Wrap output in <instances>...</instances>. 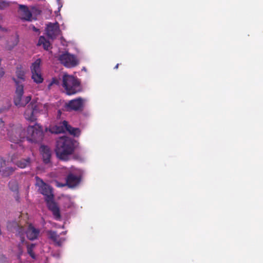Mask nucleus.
<instances>
[{
	"label": "nucleus",
	"instance_id": "7ed1b4c3",
	"mask_svg": "<svg viewBox=\"0 0 263 263\" xmlns=\"http://www.w3.org/2000/svg\"><path fill=\"white\" fill-rule=\"evenodd\" d=\"M17 79L13 78L15 83L16 89L14 96V103L15 105L19 106H24L28 104L31 100V96H28L22 98L24 93V86L22 82L25 80V74L24 71L17 69L16 71Z\"/></svg>",
	"mask_w": 263,
	"mask_h": 263
},
{
	"label": "nucleus",
	"instance_id": "ddd939ff",
	"mask_svg": "<svg viewBox=\"0 0 263 263\" xmlns=\"http://www.w3.org/2000/svg\"><path fill=\"white\" fill-rule=\"evenodd\" d=\"M6 161L3 158H0V172H2L3 176H9L14 171L12 167H6Z\"/></svg>",
	"mask_w": 263,
	"mask_h": 263
},
{
	"label": "nucleus",
	"instance_id": "393cba45",
	"mask_svg": "<svg viewBox=\"0 0 263 263\" xmlns=\"http://www.w3.org/2000/svg\"><path fill=\"white\" fill-rule=\"evenodd\" d=\"M9 185L11 190L13 191L17 190V184L16 182H10Z\"/></svg>",
	"mask_w": 263,
	"mask_h": 263
},
{
	"label": "nucleus",
	"instance_id": "412c9836",
	"mask_svg": "<svg viewBox=\"0 0 263 263\" xmlns=\"http://www.w3.org/2000/svg\"><path fill=\"white\" fill-rule=\"evenodd\" d=\"M41 63V60L40 59H36L34 62V71H39L41 70L40 65Z\"/></svg>",
	"mask_w": 263,
	"mask_h": 263
},
{
	"label": "nucleus",
	"instance_id": "4be33fe9",
	"mask_svg": "<svg viewBox=\"0 0 263 263\" xmlns=\"http://www.w3.org/2000/svg\"><path fill=\"white\" fill-rule=\"evenodd\" d=\"M27 132L29 136H27L26 137V139L29 141L32 142L31 137L33 135V126H29L27 129Z\"/></svg>",
	"mask_w": 263,
	"mask_h": 263
},
{
	"label": "nucleus",
	"instance_id": "473e14b6",
	"mask_svg": "<svg viewBox=\"0 0 263 263\" xmlns=\"http://www.w3.org/2000/svg\"><path fill=\"white\" fill-rule=\"evenodd\" d=\"M18 140H13V142H16V143H17V142H18Z\"/></svg>",
	"mask_w": 263,
	"mask_h": 263
},
{
	"label": "nucleus",
	"instance_id": "423d86ee",
	"mask_svg": "<svg viewBox=\"0 0 263 263\" xmlns=\"http://www.w3.org/2000/svg\"><path fill=\"white\" fill-rule=\"evenodd\" d=\"M84 100L81 97L71 100L66 103L64 106L66 111H80L83 109Z\"/></svg>",
	"mask_w": 263,
	"mask_h": 263
},
{
	"label": "nucleus",
	"instance_id": "1a4fd4ad",
	"mask_svg": "<svg viewBox=\"0 0 263 263\" xmlns=\"http://www.w3.org/2000/svg\"><path fill=\"white\" fill-rule=\"evenodd\" d=\"M44 137V131L42 126L34 122V143L42 141Z\"/></svg>",
	"mask_w": 263,
	"mask_h": 263
},
{
	"label": "nucleus",
	"instance_id": "cd10ccee",
	"mask_svg": "<svg viewBox=\"0 0 263 263\" xmlns=\"http://www.w3.org/2000/svg\"><path fill=\"white\" fill-rule=\"evenodd\" d=\"M41 10L37 9L36 8H35V7H34V15H39L41 13Z\"/></svg>",
	"mask_w": 263,
	"mask_h": 263
},
{
	"label": "nucleus",
	"instance_id": "2f4dec72",
	"mask_svg": "<svg viewBox=\"0 0 263 263\" xmlns=\"http://www.w3.org/2000/svg\"><path fill=\"white\" fill-rule=\"evenodd\" d=\"M38 29H37L35 27H34V31H37Z\"/></svg>",
	"mask_w": 263,
	"mask_h": 263
},
{
	"label": "nucleus",
	"instance_id": "4468645a",
	"mask_svg": "<svg viewBox=\"0 0 263 263\" xmlns=\"http://www.w3.org/2000/svg\"><path fill=\"white\" fill-rule=\"evenodd\" d=\"M73 127L70 126L67 121H63L61 125L60 126H57V130L55 131L56 133H64L65 131L68 132L69 133L71 130V129H72Z\"/></svg>",
	"mask_w": 263,
	"mask_h": 263
},
{
	"label": "nucleus",
	"instance_id": "9d476101",
	"mask_svg": "<svg viewBox=\"0 0 263 263\" xmlns=\"http://www.w3.org/2000/svg\"><path fill=\"white\" fill-rule=\"evenodd\" d=\"M19 8L20 17L24 21H31L32 14L29 9L24 5H20Z\"/></svg>",
	"mask_w": 263,
	"mask_h": 263
},
{
	"label": "nucleus",
	"instance_id": "bb28decb",
	"mask_svg": "<svg viewBox=\"0 0 263 263\" xmlns=\"http://www.w3.org/2000/svg\"><path fill=\"white\" fill-rule=\"evenodd\" d=\"M40 234V230L34 228V240L36 239Z\"/></svg>",
	"mask_w": 263,
	"mask_h": 263
},
{
	"label": "nucleus",
	"instance_id": "39448f33",
	"mask_svg": "<svg viewBox=\"0 0 263 263\" xmlns=\"http://www.w3.org/2000/svg\"><path fill=\"white\" fill-rule=\"evenodd\" d=\"M58 60L66 67H73L78 64L76 57L68 52H64L58 57Z\"/></svg>",
	"mask_w": 263,
	"mask_h": 263
},
{
	"label": "nucleus",
	"instance_id": "f3484780",
	"mask_svg": "<svg viewBox=\"0 0 263 263\" xmlns=\"http://www.w3.org/2000/svg\"><path fill=\"white\" fill-rule=\"evenodd\" d=\"M24 116L26 120L32 121L33 116V103L31 102L26 108Z\"/></svg>",
	"mask_w": 263,
	"mask_h": 263
},
{
	"label": "nucleus",
	"instance_id": "f257e3e1",
	"mask_svg": "<svg viewBox=\"0 0 263 263\" xmlns=\"http://www.w3.org/2000/svg\"><path fill=\"white\" fill-rule=\"evenodd\" d=\"M35 185L39 187L40 192L44 195L45 200L48 209L52 213L54 219L59 220L61 218L60 208L54 201V195L52 187L45 183L39 177H35Z\"/></svg>",
	"mask_w": 263,
	"mask_h": 263
},
{
	"label": "nucleus",
	"instance_id": "b1692460",
	"mask_svg": "<svg viewBox=\"0 0 263 263\" xmlns=\"http://www.w3.org/2000/svg\"><path fill=\"white\" fill-rule=\"evenodd\" d=\"M59 80L58 79H57L56 78H53L52 79V80L51 81V82L48 85V89H50L51 88V87L53 84L59 85Z\"/></svg>",
	"mask_w": 263,
	"mask_h": 263
},
{
	"label": "nucleus",
	"instance_id": "c756f323",
	"mask_svg": "<svg viewBox=\"0 0 263 263\" xmlns=\"http://www.w3.org/2000/svg\"><path fill=\"white\" fill-rule=\"evenodd\" d=\"M0 263H3V257L0 255Z\"/></svg>",
	"mask_w": 263,
	"mask_h": 263
},
{
	"label": "nucleus",
	"instance_id": "9b49d317",
	"mask_svg": "<svg viewBox=\"0 0 263 263\" xmlns=\"http://www.w3.org/2000/svg\"><path fill=\"white\" fill-rule=\"evenodd\" d=\"M47 235L50 239L52 240L58 246H61L65 240L64 238L60 237L55 231L50 230L47 231Z\"/></svg>",
	"mask_w": 263,
	"mask_h": 263
},
{
	"label": "nucleus",
	"instance_id": "aec40b11",
	"mask_svg": "<svg viewBox=\"0 0 263 263\" xmlns=\"http://www.w3.org/2000/svg\"><path fill=\"white\" fill-rule=\"evenodd\" d=\"M26 235L27 238L32 241L33 240V228L31 225H30L27 231L26 232Z\"/></svg>",
	"mask_w": 263,
	"mask_h": 263
},
{
	"label": "nucleus",
	"instance_id": "0eeeda50",
	"mask_svg": "<svg viewBox=\"0 0 263 263\" xmlns=\"http://www.w3.org/2000/svg\"><path fill=\"white\" fill-rule=\"evenodd\" d=\"M47 34L52 40L54 39L59 34L60 28L58 22L55 23H50L46 28Z\"/></svg>",
	"mask_w": 263,
	"mask_h": 263
},
{
	"label": "nucleus",
	"instance_id": "6e6552de",
	"mask_svg": "<svg viewBox=\"0 0 263 263\" xmlns=\"http://www.w3.org/2000/svg\"><path fill=\"white\" fill-rule=\"evenodd\" d=\"M80 181L81 179L79 177L70 173L66 178V184L69 188H73L79 184Z\"/></svg>",
	"mask_w": 263,
	"mask_h": 263
},
{
	"label": "nucleus",
	"instance_id": "dca6fc26",
	"mask_svg": "<svg viewBox=\"0 0 263 263\" xmlns=\"http://www.w3.org/2000/svg\"><path fill=\"white\" fill-rule=\"evenodd\" d=\"M37 46H43L44 49L48 50L51 47V44L49 41L47 40L44 36H41L39 37Z\"/></svg>",
	"mask_w": 263,
	"mask_h": 263
},
{
	"label": "nucleus",
	"instance_id": "7c9ffc66",
	"mask_svg": "<svg viewBox=\"0 0 263 263\" xmlns=\"http://www.w3.org/2000/svg\"><path fill=\"white\" fill-rule=\"evenodd\" d=\"M34 112L36 110V106L34 105V109H33Z\"/></svg>",
	"mask_w": 263,
	"mask_h": 263
},
{
	"label": "nucleus",
	"instance_id": "6ab92c4d",
	"mask_svg": "<svg viewBox=\"0 0 263 263\" xmlns=\"http://www.w3.org/2000/svg\"><path fill=\"white\" fill-rule=\"evenodd\" d=\"M30 163V159H23L18 161L16 164L20 168H23L28 166Z\"/></svg>",
	"mask_w": 263,
	"mask_h": 263
},
{
	"label": "nucleus",
	"instance_id": "20e7f679",
	"mask_svg": "<svg viewBox=\"0 0 263 263\" xmlns=\"http://www.w3.org/2000/svg\"><path fill=\"white\" fill-rule=\"evenodd\" d=\"M63 87L68 95H74L81 90L78 80L71 76L65 75L63 77Z\"/></svg>",
	"mask_w": 263,
	"mask_h": 263
},
{
	"label": "nucleus",
	"instance_id": "a211bd4d",
	"mask_svg": "<svg viewBox=\"0 0 263 263\" xmlns=\"http://www.w3.org/2000/svg\"><path fill=\"white\" fill-rule=\"evenodd\" d=\"M44 78L41 73V70L34 71V82L40 84L43 82Z\"/></svg>",
	"mask_w": 263,
	"mask_h": 263
},
{
	"label": "nucleus",
	"instance_id": "a878e982",
	"mask_svg": "<svg viewBox=\"0 0 263 263\" xmlns=\"http://www.w3.org/2000/svg\"><path fill=\"white\" fill-rule=\"evenodd\" d=\"M55 186L58 187H63L66 186H67V184H66V182L64 183L59 182L58 181H56L55 182Z\"/></svg>",
	"mask_w": 263,
	"mask_h": 263
},
{
	"label": "nucleus",
	"instance_id": "2eb2a0df",
	"mask_svg": "<svg viewBox=\"0 0 263 263\" xmlns=\"http://www.w3.org/2000/svg\"><path fill=\"white\" fill-rule=\"evenodd\" d=\"M15 229H17L18 231V233L21 234V240L22 242H25V244L27 246V251L28 254L30 255V256L31 257H33V245L32 243H29L27 241H26L23 237H22V235H23L21 234L22 231L23 230L22 228H20L18 226L15 228Z\"/></svg>",
	"mask_w": 263,
	"mask_h": 263
},
{
	"label": "nucleus",
	"instance_id": "f8f14e48",
	"mask_svg": "<svg viewBox=\"0 0 263 263\" xmlns=\"http://www.w3.org/2000/svg\"><path fill=\"white\" fill-rule=\"evenodd\" d=\"M40 151L42 154L44 162L45 164L50 163L51 156V152L50 148L47 146L42 145L40 147Z\"/></svg>",
	"mask_w": 263,
	"mask_h": 263
},
{
	"label": "nucleus",
	"instance_id": "5701e85b",
	"mask_svg": "<svg viewBox=\"0 0 263 263\" xmlns=\"http://www.w3.org/2000/svg\"><path fill=\"white\" fill-rule=\"evenodd\" d=\"M80 133L79 128L73 127L69 134L72 136L78 137L80 135Z\"/></svg>",
	"mask_w": 263,
	"mask_h": 263
},
{
	"label": "nucleus",
	"instance_id": "72a5a7b5",
	"mask_svg": "<svg viewBox=\"0 0 263 263\" xmlns=\"http://www.w3.org/2000/svg\"><path fill=\"white\" fill-rule=\"evenodd\" d=\"M0 122H2V120H1V119H0Z\"/></svg>",
	"mask_w": 263,
	"mask_h": 263
},
{
	"label": "nucleus",
	"instance_id": "f03ea898",
	"mask_svg": "<svg viewBox=\"0 0 263 263\" xmlns=\"http://www.w3.org/2000/svg\"><path fill=\"white\" fill-rule=\"evenodd\" d=\"M77 146V142L71 138L63 137L56 142L55 153L60 160L67 161L73 154Z\"/></svg>",
	"mask_w": 263,
	"mask_h": 263
},
{
	"label": "nucleus",
	"instance_id": "c85d7f7f",
	"mask_svg": "<svg viewBox=\"0 0 263 263\" xmlns=\"http://www.w3.org/2000/svg\"><path fill=\"white\" fill-rule=\"evenodd\" d=\"M119 65V64H117L115 66V67H114V69H117L118 68Z\"/></svg>",
	"mask_w": 263,
	"mask_h": 263
}]
</instances>
